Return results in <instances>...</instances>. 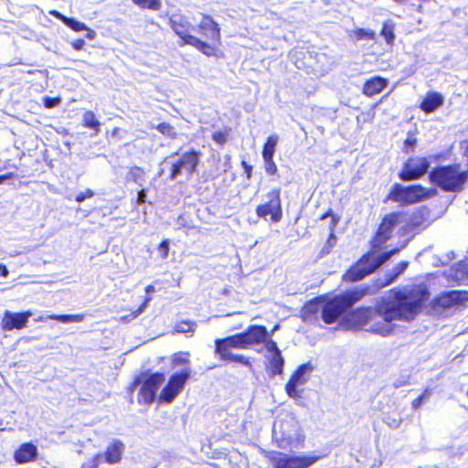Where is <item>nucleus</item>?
Returning a JSON list of instances; mask_svg holds the SVG:
<instances>
[{
  "instance_id": "16",
  "label": "nucleus",
  "mask_w": 468,
  "mask_h": 468,
  "mask_svg": "<svg viewBox=\"0 0 468 468\" xmlns=\"http://www.w3.org/2000/svg\"><path fill=\"white\" fill-rule=\"evenodd\" d=\"M468 301V292L452 290L441 293L434 299L436 308L448 309Z\"/></svg>"
},
{
  "instance_id": "9",
  "label": "nucleus",
  "mask_w": 468,
  "mask_h": 468,
  "mask_svg": "<svg viewBox=\"0 0 468 468\" xmlns=\"http://www.w3.org/2000/svg\"><path fill=\"white\" fill-rule=\"evenodd\" d=\"M165 381V375L163 373H153L148 375L144 380H142V377H137L133 383V388L142 384L140 388V396L142 400L145 404L152 403L155 397L157 390Z\"/></svg>"
},
{
  "instance_id": "10",
  "label": "nucleus",
  "mask_w": 468,
  "mask_h": 468,
  "mask_svg": "<svg viewBox=\"0 0 468 468\" xmlns=\"http://www.w3.org/2000/svg\"><path fill=\"white\" fill-rule=\"evenodd\" d=\"M190 375V368H185L181 372L174 373L170 377L167 384L161 390L159 400L161 402L171 403L182 391Z\"/></svg>"
},
{
  "instance_id": "35",
  "label": "nucleus",
  "mask_w": 468,
  "mask_h": 468,
  "mask_svg": "<svg viewBox=\"0 0 468 468\" xmlns=\"http://www.w3.org/2000/svg\"><path fill=\"white\" fill-rule=\"evenodd\" d=\"M156 130L162 134L170 138L176 137V132L175 128L167 122H161L156 126Z\"/></svg>"
},
{
  "instance_id": "58",
  "label": "nucleus",
  "mask_w": 468,
  "mask_h": 468,
  "mask_svg": "<svg viewBox=\"0 0 468 468\" xmlns=\"http://www.w3.org/2000/svg\"><path fill=\"white\" fill-rule=\"evenodd\" d=\"M145 292H146V293H151V292H154V287L153 285H147L145 287Z\"/></svg>"
},
{
  "instance_id": "41",
  "label": "nucleus",
  "mask_w": 468,
  "mask_h": 468,
  "mask_svg": "<svg viewBox=\"0 0 468 468\" xmlns=\"http://www.w3.org/2000/svg\"><path fill=\"white\" fill-rule=\"evenodd\" d=\"M173 364L176 366V365H186V364H188L189 363V359H188V354L186 353V354H182V353H177V354H175L174 356H173Z\"/></svg>"
},
{
  "instance_id": "25",
  "label": "nucleus",
  "mask_w": 468,
  "mask_h": 468,
  "mask_svg": "<svg viewBox=\"0 0 468 468\" xmlns=\"http://www.w3.org/2000/svg\"><path fill=\"white\" fill-rule=\"evenodd\" d=\"M268 369L272 376L280 375L283 371L284 359L282 353L271 354L268 357Z\"/></svg>"
},
{
  "instance_id": "60",
  "label": "nucleus",
  "mask_w": 468,
  "mask_h": 468,
  "mask_svg": "<svg viewBox=\"0 0 468 468\" xmlns=\"http://www.w3.org/2000/svg\"><path fill=\"white\" fill-rule=\"evenodd\" d=\"M365 34H366V32L363 29H360L358 32V37H364Z\"/></svg>"
},
{
  "instance_id": "43",
  "label": "nucleus",
  "mask_w": 468,
  "mask_h": 468,
  "mask_svg": "<svg viewBox=\"0 0 468 468\" xmlns=\"http://www.w3.org/2000/svg\"><path fill=\"white\" fill-rule=\"evenodd\" d=\"M94 195V192L91 189L88 188L84 192H80V194H78L75 199L78 203H81L85 199L92 197Z\"/></svg>"
},
{
  "instance_id": "8",
  "label": "nucleus",
  "mask_w": 468,
  "mask_h": 468,
  "mask_svg": "<svg viewBox=\"0 0 468 468\" xmlns=\"http://www.w3.org/2000/svg\"><path fill=\"white\" fill-rule=\"evenodd\" d=\"M322 458L320 455H295L273 452L269 459L273 468H309Z\"/></svg>"
},
{
  "instance_id": "51",
  "label": "nucleus",
  "mask_w": 468,
  "mask_h": 468,
  "mask_svg": "<svg viewBox=\"0 0 468 468\" xmlns=\"http://www.w3.org/2000/svg\"><path fill=\"white\" fill-rule=\"evenodd\" d=\"M408 383V378L402 377L400 378L396 379L393 385L396 388H399L400 387L407 385Z\"/></svg>"
},
{
  "instance_id": "14",
  "label": "nucleus",
  "mask_w": 468,
  "mask_h": 468,
  "mask_svg": "<svg viewBox=\"0 0 468 468\" xmlns=\"http://www.w3.org/2000/svg\"><path fill=\"white\" fill-rule=\"evenodd\" d=\"M312 370L313 367L310 363L303 364L298 367L285 386L289 397L293 399L301 397V390H299L297 387L306 382V375Z\"/></svg>"
},
{
  "instance_id": "40",
  "label": "nucleus",
  "mask_w": 468,
  "mask_h": 468,
  "mask_svg": "<svg viewBox=\"0 0 468 468\" xmlns=\"http://www.w3.org/2000/svg\"><path fill=\"white\" fill-rule=\"evenodd\" d=\"M264 168L268 175L274 176L278 172V168L276 164L273 161V158H265L263 159Z\"/></svg>"
},
{
  "instance_id": "61",
  "label": "nucleus",
  "mask_w": 468,
  "mask_h": 468,
  "mask_svg": "<svg viewBox=\"0 0 468 468\" xmlns=\"http://www.w3.org/2000/svg\"><path fill=\"white\" fill-rule=\"evenodd\" d=\"M279 328H280V325H279V324H276V325L273 327V329H272V331H271V334H272L274 331L278 330Z\"/></svg>"
},
{
  "instance_id": "23",
  "label": "nucleus",
  "mask_w": 468,
  "mask_h": 468,
  "mask_svg": "<svg viewBox=\"0 0 468 468\" xmlns=\"http://www.w3.org/2000/svg\"><path fill=\"white\" fill-rule=\"evenodd\" d=\"M124 451V444L119 440H113L107 447L105 461L109 463H116L121 460Z\"/></svg>"
},
{
  "instance_id": "52",
  "label": "nucleus",
  "mask_w": 468,
  "mask_h": 468,
  "mask_svg": "<svg viewBox=\"0 0 468 468\" xmlns=\"http://www.w3.org/2000/svg\"><path fill=\"white\" fill-rule=\"evenodd\" d=\"M145 199H146V192L144 189H142L138 192V195H137V202L139 204H143L145 202Z\"/></svg>"
},
{
  "instance_id": "19",
  "label": "nucleus",
  "mask_w": 468,
  "mask_h": 468,
  "mask_svg": "<svg viewBox=\"0 0 468 468\" xmlns=\"http://www.w3.org/2000/svg\"><path fill=\"white\" fill-rule=\"evenodd\" d=\"M38 455L37 448L32 442L22 443L14 453L15 461L19 463H26L35 461Z\"/></svg>"
},
{
  "instance_id": "53",
  "label": "nucleus",
  "mask_w": 468,
  "mask_h": 468,
  "mask_svg": "<svg viewBox=\"0 0 468 468\" xmlns=\"http://www.w3.org/2000/svg\"><path fill=\"white\" fill-rule=\"evenodd\" d=\"M424 403V401L422 400V398H420V396L415 399L413 401H412V408L414 410H418L421 407V405Z\"/></svg>"
},
{
  "instance_id": "28",
  "label": "nucleus",
  "mask_w": 468,
  "mask_h": 468,
  "mask_svg": "<svg viewBox=\"0 0 468 468\" xmlns=\"http://www.w3.org/2000/svg\"><path fill=\"white\" fill-rule=\"evenodd\" d=\"M278 141L279 136L277 134H272L267 138L262 149L263 159L273 158Z\"/></svg>"
},
{
  "instance_id": "30",
  "label": "nucleus",
  "mask_w": 468,
  "mask_h": 468,
  "mask_svg": "<svg viewBox=\"0 0 468 468\" xmlns=\"http://www.w3.org/2000/svg\"><path fill=\"white\" fill-rule=\"evenodd\" d=\"M127 179L134 182L139 186H143L146 181L145 173L143 168L133 166L129 170Z\"/></svg>"
},
{
  "instance_id": "33",
  "label": "nucleus",
  "mask_w": 468,
  "mask_h": 468,
  "mask_svg": "<svg viewBox=\"0 0 468 468\" xmlns=\"http://www.w3.org/2000/svg\"><path fill=\"white\" fill-rule=\"evenodd\" d=\"M141 8L158 11L161 9V0H133Z\"/></svg>"
},
{
  "instance_id": "45",
  "label": "nucleus",
  "mask_w": 468,
  "mask_h": 468,
  "mask_svg": "<svg viewBox=\"0 0 468 468\" xmlns=\"http://www.w3.org/2000/svg\"><path fill=\"white\" fill-rule=\"evenodd\" d=\"M212 137L218 144H224L227 142V133L224 132H215Z\"/></svg>"
},
{
  "instance_id": "54",
  "label": "nucleus",
  "mask_w": 468,
  "mask_h": 468,
  "mask_svg": "<svg viewBox=\"0 0 468 468\" xmlns=\"http://www.w3.org/2000/svg\"><path fill=\"white\" fill-rule=\"evenodd\" d=\"M87 33L85 35V37L92 40L96 37V32L93 29H90L88 27V29H84Z\"/></svg>"
},
{
  "instance_id": "42",
  "label": "nucleus",
  "mask_w": 468,
  "mask_h": 468,
  "mask_svg": "<svg viewBox=\"0 0 468 468\" xmlns=\"http://www.w3.org/2000/svg\"><path fill=\"white\" fill-rule=\"evenodd\" d=\"M158 251L162 257V259H165L168 256L169 251V240H163L158 246Z\"/></svg>"
},
{
  "instance_id": "37",
  "label": "nucleus",
  "mask_w": 468,
  "mask_h": 468,
  "mask_svg": "<svg viewBox=\"0 0 468 468\" xmlns=\"http://www.w3.org/2000/svg\"><path fill=\"white\" fill-rule=\"evenodd\" d=\"M103 458L102 454H96L83 463L81 468H98L99 464L103 461Z\"/></svg>"
},
{
  "instance_id": "24",
  "label": "nucleus",
  "mask_w": 468,
  "mask_h": 468,
  "mask_svg": "<svg viewBox=\"0 0 468 468\" xmlns=\"http://www.w3.org/2000/svg\"><path fill=\"white\" fill-rule=\"evenodd\" d=\"M409 262L402 261L398 263L392 271L387 272L383 280H378L379 284L378 287H385L393 283L408 268Z\"/></svg>"
},
{
  "instance_id": "2",
  "label": "nucleus",
  "mask_w": 468,
  "mask_h": 468,
  "mask_svg": "<svg viewBox=\"0 0 468 468\" xmlns=\"http://www.w3.org/2000/svg\"><path fill=\"white\" fill-rule=\"evenodd\" d=\"M401 216L400 212H392L384 217L376 236L371 240L372 250L364 254L344 273V281L355 282L364 279L375 272L399 251L398 248L381 253H378L376 250L381 248L390 239L394 229L399 223Z\"/></svg>"
},
{
  "instance_id": "15",
  "label": "nucleus",
  "mask_w": 468,
  "mask_h": 468,
  "mask_svg": "<svg viewBox=\"0 0 468 468\" xmlns=\"http://www.w3.org/2000/svg\"><path fill=\"white\" fill-rule=\"evenodd\" d=\"M347 310L344 301L335 297L322 306L321 317L325 324H333Z\"/></svg>"
},
{
  "instance_id": "21",
  "label": "nucleus",
  "mask_w": 468,
  "mask_h": 468,
  "mask_svg": "<svg viewBox=\"0 0 468 468\" xmlns=\"http://www.w3.org/2000/svg\"><path fill=\"white\" fill-rule=\"evenodd\" d=\"M444 103V97L436 91H430L420 103V109L426 113L435 112Z\"/></svg>"
},
{
  "instance_id": "1",
  "label": "nucleus",
  "mask_w": 468,
  "mask_h": 468,
  "mask_svg": "<svg viewBox=\"0 0 468 468\" xmlns=\"http://www.w3.org/2000/svg\"><path fill=\"white\" fill-rule=\"evenodd\" d=\"M429 295V291L420 287L395 292L392 295L382 298L375 308L353 310L347 314L346 320L354 326L367 325V331L387 336L394 330L392 321L414 319Z\"/></svg>"
},
{
  "instance_id": "17",
  "label": "nucleus",
  "mask_w": 468,
  "mask_h": 468,
  "mask_svg": "<svg viewBox=\"0 0 468 468\" xmlns=\"http://www.w3.org/2000/svg\"><path fill=\"white\" fill-rule=\"evenodd\" d=\"M33 315L31 311L22 313H13L5 311L1 322L2 329L11 331L14 329H22L27 326L28 319Z\"/></svg>"
},
{
  "instance_id": "4",
  "label": "nucleus",
  "mask_w": 468,
  "mask_h": 468,
  "mask_svg": "<svg viewBox=\"0 0 468 468\" xmlns=\"http://www.w3.org/2000/svg\"><path fill=\"white\" fill-rule=\"evenodd\" d=\"M429 178L444 191L460 192L468 180V170L460 164L440 165L430 172Z\"/></svg>"
},
{
  "instance_id": "27",
  "label": "nucleus",
  "mask_w": 468,
  "mask_h": 468,
  "mask_svg": "<svg viewBox=\"0 0 468 468\" xmlns=\"http://www.w3.org/2000/svg\"><path fill=\"white\" fill-rule=\"evenodd\" d=\"M452 271L457 281L468 283V259L458 262Z\"/></svg>"
},
{
  "instance_id": "29",
  "label": "nucleus",
  "mask_w": 468,
  "mask_h": 468,
  "mask_svg": "<svg viewBox=\"0 0 468 468\" xmlns=\"http://www.w3.org/2000/svg\"><path fill=\"white\" fill-rule=\"evenodd\" d=\"M82 122L85 127L94 130L96 133L100 132L101 123L96 118L93 112H85L82 115Z\"/></svg>"
},
{
  "instance_id": "46",
  "label": "nucleus",
  "mask_w": 468,
  "mask_h": 468,
  "mask_svg": "<svg viewBox=\"0 0 468 468\" xmlns=\"http://www.w3.org/2000/svg\"><path fill=\"white\" fill-rule=\"evenodd\" d=\"M303 311L309 314H316L319 311V304L315 302H310L304 305Z\"/></svg>"
},
{
  "instance_id": "49",
  "label": "nucleus",
  "mask_w": 468,
  "mask_h": 468,
  "mask_svg": "<svg viewBox=\"0 0 468 468\" xmlns=\"http://www.w3.org/2000/svg\"><path fill=\"white\" fill-rule=\"evenodd\" d=\"M49 14H50L53 17H55V18H57V19H58V20H60L63 24H65V21H66V19L68 18V16H64L63 14H61L60 12H58V11H57V10H51V11H49Z\"/></svg>"
},
{
  "instance_id": "32",
  "label": "nucleus",
  "mask_w": 468,
  "mask_h": 468,
  "mask_svg": "<svg viewBox=\"0 0 468 468\" xmlns=\"http://www.w3.org/2000/svg\"><path fill=\"white\" fill-rule=\"evenodd\" d=\"M394 28L395 25L392 21H387L382 26L381 36L389 45L393 44L395 39Z\"/></svg>"
},
{
  "instance_id": "48",
  "label": "nucleus",
  "mask_w": 468,
  "mask_h": 468,
  "mask_svg": "<svg viewBox=\"0 0 468 468\" xmlns=\"http://www.w3.org/2000/svg\"><path fill=\"white\" fill-rule=\"evenodd\" d=\"M417 144V139L412 137V136H409L405 142H404V146L405 148H410V149H413L415 147Z\"/></svg>"
},
{
  "instance_id": "18",
  "label": "nucleus",
  "mask_w": 468,
  "mask_h": 468,
  "mask_svg": "<svg viewBox=\"0 0 468 468\" xmlns=\"http://www.w3.org/2000/svg\"><path fill=\"white\" fill-rule=\"evenodd\" d=\"M378 281L373 285H360L354 290L348 291L343 297H340L347 309H350L356 302L361 300L364 296L374 294L381 287H378Z\"/></svg>"
},
{
  "instance_id": "62",
  "label": "nucleus",
  "mask_w": 468,
  "mask_h": 468,
  "mask_svg": "<svg viewBox=\"0 0 468 468\" xmlns=\"http://www.w3.org/2000/svg\"><path fill=\"white\" fill-rule=\"evenodd\" d=\"M163 173H164V170H163V169H161L160 171H158V175H157V176H161L163 175Z\"/></svg>"
},
{
  "instance_id": "36",
  "label": "nucleus",
  "mask_w": 468,
  "mask_h": 468,
  "mask_svg": "<svg viewBox=\"0 0 468 468\" xmlns=\"http://www.w3.org/2000/svg\"><path fill=\"white\" fill-rule=\"evenodd\" d=\"M64 25L67 26L68 27H69L71 30L76 31V32H80L84 29H88V27L84 23L78 21L73 17H68L66 19Z\"/></svg>"
},
{
  "instance_id": "7",
  "label": "nucleus",
  "mask_w": 468,
  "mask_h": 468,
  "mask_svg": "<svg viewBox=\"0 0 468 468\" xmlns=\"http://www.w3.org/2000/svg\"><path fill=\"white\" fill-rule=\"evenodd\" d=\"M437 194L435 188L427 189L420 185L403 186L396 183L392 186L388 200L401 203L402 205H410L423 201Z\"/></svg>"
},
{
  "instance_id": "13",
  "label": "nucleus",
  "mask_w": 468,
  "mask_h": 468,
  "mask_svg": "<svg viewBox=\"0 0 468 468\" xmlns=\"http://www.w3.org/2000/svg\"><path fill=\"white\" fill-rule=\"evenodd\" d=\"M281 189L275 188L268 193V201L265 204L260 205L256 208L258 217L266 218L271 215L273 222H279L282 219V211L280 198Z\"/></svg>"
},
{
  "instance_id": "22",
  "label": "nucleus",
  "mask_w": 468,
  "mask_h": 468,
  "mask_svg": "<svg viewBox=\"0 0 468 468\" xmlns=\"http://www.w3.org/2000/svg\"><path fill=\"white\" fill-rule=\"evenodd\" d=\"M387 79L377 76L367 80L363 87V93L368 97H372L381 92L388 85Z\"/></svg>"
},
{
  "instance_id": "3",
  "label": "nucleus",
  "mask_w": 468,
  "mask_h": 468,
  "mask_svg": "<svg viewBox=\"0 0 468 468\" xmlns=\"http://www.w3.org/2000/svg\"><path fill=\"white\" fill-rule=\"evenodd\" d=\"M264 332V325L251 324L244 332L225 338H218L215 340V354L223 361L250 367V362L245 356L232 353L231 348L247 349L253 345H259Z\"/></svg>"
},
{
  "instance_id": "56",
  "label": "nucleus",
  "mask_w": 468,
  "mask_h": 468,
  "mask_svg": "<svg viewBox=\"0 0 468 468\" xmlns=\"http://www.w3.org/2000/svg\"><path fill=\"white\" fill-rule=\"evenodd\" d=\"M9 274V271L5 264H0V277L6 278Z\"/></svg>"
},
{
  "instance_id": "50",
  "label": "nucleus",
  "mask_w": 468,
  "mask_h": 468,
  "mask_svg": "<svg viewBox=\"0 0 468 468\" xmlns=\"http://www.w3.org/2000/svg\"><path fill=\"white\" fill-rule=\"evenodd\" d=\"M241 165H242V167L244 168V172L247 176V178L250 179L251 177V174H252V169H253L252 165H249L245 161H242Z\"/></svg>"
},
{
  "instance_id": "26",
  "label": "nucleus",
  "mask_w": 468,
  "mask_h": 468,
  "mask_svg": "<svg viewBox=\"0 0 468 468\" xmlns=\"http://www.w3.org/2000/svg\"><path fill=\"white\" fill-rule=\"evenodd\" d=\"M46 319L57 320L60 323H80L84 320L83 314H51L47 317L40 316L36 321H45Z\"/></svg>"
},
{
  "instance_id": "59",
  "label": "nucleus",
  "mask_w": 468,
  "mask_h": 468,
  "mask_svg": "<svg viewBox=\"0 0 468 468\" xmlns=\"http://www.w3.org/2000/svg\"><path fill=\"white\" fill-rule=\"evenodd\" d=\"M183 220L184 218L182 217H179L177 219V224L184 227L185 225L183 224Z\"/></svg>"
},
{
  "instance_id": "31",
  "label": "nucleus",
  "mask_w": 468,
  "mask_h": 468,
  "mask_svg": "<svg viewBox=\"0 0 468 468\" xmlns=\"http://www.w3.org/2000/svg\"><path fill=\"white\" fill-rule=\"evenodd\" d=\"M263 335L261 337L259 341L260 344H264L265 348L268 352L271 354L282 353L280 348L277 346V343L271 339V334H270L265 327V332L262 334Z\"/></svg>"
},
{
  "instance_id": "39",
  "label": "nucleus",
  "mask_w": 468,
  "mask_h": 468,
  "mask_svg": "<svg viewBox=\"0 0 468 468\" xmlns=\"http://www.w3.org/2000/svg\"><path fill=\"white\" fill-rule=\"evenodd\" d=\"M336 244V237L335 235L332 232L328 239H327V241H326V244L325 246L321 250V254L322 256H324V255H327L330 253L331 250L333 247H335Z\"/></svg>"
},
{
  "instance_id": "5",
  "label": "nucleus",
  "mask_w": 468,
  "mask_h": 468,
  "mask_svg": "<svg viewBox=\"0 0 468 468\" xmlns=\"http://www.w3.org/2000/svg\"><path fill=\"white\" fill-rule=\"evenodd\" d=\"M272 438L282 449L296 446L303 440L299 423L290 415L274 421Z\"/></svg>"
},
{
  "instance_id": "11",
  "label": "nucleus",
  "mask_w": 468,
  "mask_h": 468,
  "mask_svg": "<svg viewBox=\"0 0 468 468\" xmlns=\"http://www.w3.org/2000/svg\"><path fill=\"white\" fill-rule=\"evenodd\" d=\"M199 163V153L196 150H190L184 153L177 160L172 163L170 178L176 179L184 172L187 176H191L197 169Z\"/></svg>"
},
{
  "instance_id": "47",
  "label": "nucleus",
  "mask_w": 468,
  "mask_h": 468,
  "mask_svg": "<svg viewBox=\"0 0 468 468\" xmlns=\"http://www.w3.org/2000/svg\"><path fill=\"white\" fill-rule=\"evenodd\" d=\"M84 46H85V41L81 38L76 39L71 42V47L75 50H81L84 48Z\"/></svg>"
},
{
  "instance_id": "6",
  "label": "nucleus",
  "mask_w": 468,
  "mask_h": 468,
  "mask_svg": "<svg viewBox=\"0 0 468 468\" xmlns=\"http://www.w3.org/2000/svg\"><path fill=\"white\" fill-rule=\"evenodd\" d=\"M169 21L174 32L183 40V44L193 46L207 56H211L215 53L216 48L213 45L202 41L190 34L194 27L186 17L180 14H173Z\"/></svg>"
},
{
  "instance_id": "55",
  "label": "nucleus",
  "mask_w": 468,
  "mask_h": 468,
  "mask_svg": "<svg viewBox=\"0 0 468 468\" xmlns=\"http://www.w3.org/2000/svg\"><path fill=\"white\" fill-rule=\"evenodd\" d=\"M431 391L430 388H426L422 394L420 396V398H422V400L424 402L428 401L431 398Z\"/></svg>"
},
{
  "instance_id": "12",
  "label": "nucleus",
  "mask_w": 468,
  "mask_h": 468,
  "mask_svg": "<svg viewBox=\"0 0 468 468\" xmlns=\"http://www.w3.org/2000/svg\"><path fill=\"white\" fill-rule=\"evenodd\" d=\"M430 163L425 157H410L399 173L402 181H412L421 178L428 173Z\"/></svg>"
},
{
  "instance_id": "20",
  "label": "nucleus",
  "mask_w": 468,
  "mask_h": 468,
  "mask_svg": "<svg viewBox=\"0 0 468 468\" xmlns=\"http://www.w3.org/2000/svg\"><path fill=\"white\" fill-rule=\"evenodd\" d=\"M200 32L209 40L219 42L220 28L210 16H203L199 24Z\"/></svg>"
},
{
  "instance_id": "38",
  "label": "nucleus",
  "mask_w": 468,
  "mask_h": 468,
  "mask_svg": "<svg viewBox=\"0 0 468 468\" xmlns=\"http://www.w3.org/2000/svg\"><path fill=\"white\" fill-rule=\"evenodd\" d=\"M195 327H196L195 323L181 322L176 325V331L178 333H189V332H194Z\"/></svg>"
},
{
  "instance_id": "44",
  "label": "nucleus",
  "mask_w": 468,
  "mask_h": 468,
  "mask_svg": "<svg viewBox=\"0 0 468 468\" xmlns=\"http://www.w3.org/2000/svg\"><path fill=\"white\" fill-rule=\"evenodd\" d=\"M43 102L46 108L50 109L58 105L59 99L54 97H45Z\"/></svg>"
},
{
  "instance_id": "34",
  "label": "nucleus",
  "mask_w": 468,
  "mask_h": 468,
  "mask_svg": "<svg viewBox=\"0 0 468 468\" xmlns=\"http://www.w3.org/2000/svg\"><path fill=\"white\" fill-rule=\"evenodd\" d=\"M150 301H151V297H146L144 299V302L139 306V308L137 310H135L134 312H132L128 315L122 316L121 321L128 323V322L135 319L145 310V308L147 307Z\"/></svg>"
},
{
  "instance_id": "57",
  "label": "nucleus",
  "mask_w": 468,
  "mask_h": 468,
  "mask_svg": "<svg viewBox=\"0 0 468 468\" xmlns=\"http://www.w3.org/2000/svg\"><path fill=\"white\" fill-rule=\"evenodd\" d=\"M13 176L12 173L0 175V184L5 183L6 180L10 179Z\"/></svg>"
}]
</instances>
